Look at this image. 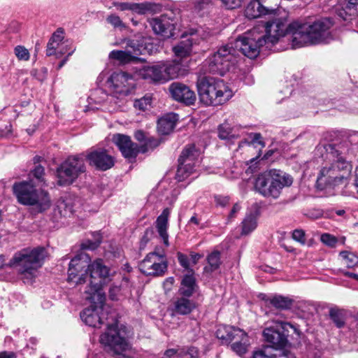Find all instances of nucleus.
Here are the masks:
<instances>
[{
    "label": "nucleus",
    "mask_w": 358,
    "mask_h": 358,
    "mask_svg": "<svg viewBox=\"0 0 358 358\" xmlns=\"http://www.w3.org/2000/svg\"><path fill=\"white\" fill-rule=\"evenodd\" d=\"M34 176L39 181H43V176L45 173L44 168L41 165L36 166L35 169L32 171Z\"/></svg>",
    "instance_id": "56"
},
{
    "label": "nucleus",
    "mask_w": 358,
    "mask_h": 358,
    "mask_svg": "<svg viewBox=\"0 0 358 358\" xmlns=\"http://www.w3.org/2000/svg\"><path fill=\"white\" fill-rule=\"evenodd\" d=\"M104 301L101 303H93L90 307L85 308L81 313L80 317L82 320L88 326L92 327H100L101 324L103 323V318L100 316L101 311L103 310V307H98L96 304L102 305Z\"/></svg>",
    "instance_id": "24"
},
{
    "label": "nucleus",
    "mask_w": 358,
    "mask_h": 358,
    "mask_svg": "<svg viewBox=\"0 0 358 358\" xmlns=\"http://www.w3.org/2000/svg\"><path fill=\"white\" fill-rule=\"evenodd\" d=\"M90 165L101 171H106L115 164V159L106 150L96 149L86 156Z\"/></svg>",
    "instance_id": "20"
},
{
    "label": "nucleus",
    "mask_w": 358,
    "mask_h": 358,
    "mask_svg": "<svg viewBox=\"0 0 358 358\" xmlns=\"http://www.w3.org/2000/svg\"><path fill=\"white\" fill-rule=\"evenodd\" d=\"M107 22L112 24L114 27H123V23L120 20V17L115 15H109L107 19Z\"/></svg>",
    "instance_id": "54"
},
{
    "label": "nucleus",
    "mask_w": 358,
    "mask_h": 358,
    "mask_svg": "<svg viewBox=\"0 0 358 358\" xmlns=\"http://www.w3.org/2000/svg\"><path fill=\"white\" fill-rule=\"evenodd\" d=\"M257 227V218L253 214L247 215L241 222V232L243 236L252 233Z\"/></svg>",
    "instance_id": "39"
},
{
    "label": "nucleus",
    "mask_w": 358,
    "mask_h": 358,
    "mask_svg": "<svg viewBox=\"0 0 358 358\" xmlns=\"http://www.w3.org/2000/svg\"><path fill=\"white\" fill-rule=\"evenodd\" d=\"M139 76L153 83H164L166 82V74L162 64L153 66H143L138 71Z\"/></svg>",
    "instance_id": "25"
},
{
    "label": "nucleus",
    "mask_w": 358,
    "mask_h": 358,
    "mask_svg": "<svg viewBox=\"0 0 358 358\" xmlns=\"http://www.w3.org/2000/svg\"><path fill=\"white\" fill-rule=\"evenodd\" d=\"M270 348L266 347L264 350H258L254 352L253 358H277L275 355H269Z\"/></svg>",
    "instance_id": "51"
},
{
    "label": "nucleus",
    "mask_w": 358,
    "mask_h": 358,
    "mask_svg": "<svg viewBox=\"0 0 358 358\" xmlns=\"http://www.w3.org/2000/svg\"><path fill=\"white\" fill-rule=\"evenodd\" d=\"M345 176L343 173H341L339 171L334 167V164H331L329 167H324L317 178V182L324 184H336L341 182Z\"/></svg>",
    "instance_id": "28"
},
{
    "label": "nucleus",
    "mask_w": 358,
    "mask_h": 358,
    "mask_svg": "<svg viewBox=\"0 0 358 358\" xmlns=\"http://www.w3.org/2000/svg\"><path fill=\"white\" fill-rule=\"evenodd\" d=\"M196 287V279L194 276V271L190 270L189 273L184 275L180 287L178 290L179 295L191 296Z\"/></svg>",
    "instance_id": "34"
},
{
    "label": "nucleus",
    "mask_w": 358,
    "mask_h": 358,
    "mask_svg": "<svg viewBox=\"0 0 358 358\" xmlns=\"http://www.w3.org/2000/svg\"><path fill=\"white\" fill-rule=\"evenodd\" d=\"M14 52L19 60L28 61L29 59V52L25 47L17 45L15 48Z\"/></svg>",
    "instance_id": "47"
},
{
    "label": "nucleus",
    "mask_w": 358,
    "mask_h": 358,
    "mask_svg": "<svg viewBox=\"0 0 358 358\" xmlns=\"http://www.w3.org/2000/svg\"><path fill=\"white\" fill-rule=\"evenodd\" d=\"M135 138L139 142H144L147 139L145 134L143 131L138 130L134 134Z\"/></svg>",
    "instance_id": "62"
},
{
    "label": "nucleus",
    "mask_w": 358,
    "mask_h": 358,
    "mask_svg": "<svg viewBox=\"0 0 358 358\" xmlns=\"http://www.w3.org/2000/svg\"><path fill=\"white\" fill-rule=\"evenodd\" d=\"M306 234L305 231L302 229H295L292 232V238L301 243V245H305L306 243Z\"/></svg>",
    "instance_id": "50"
},
{
    "label": "nucleus",
    "mask_w": 358,
    "mask_h": 358,
    "mask_svg": "<svg viewBox=\"0 0 358 358\" xmlns=\"http://www.w3.org/2000/svg\"><path fill=\"white\" fill-rule=\"evenodd\" d=\"M140 271L147 275L159 276L165 273L167 270V261L164 253L152 252L139 264Z\"/></svg>",
    "instance_id": "15"
},
{
    "label": "nucleus",
    "mask_w": 358,
    "mask_h": 358,
    "mask_svg": "<svg viewBox=\"0 0 358 358\" xmlns=\"http://www.w3.org/2000/svg\"><path fill=\"white\" fill-rule=\"evenodd\" d=\"M200 100L207 106H218L227 102L233 96L232 91L222 80L203 77L197 82Z\"/></svg>",
    "instance_id": "3"
},
{
    "label": "nucleus",
    "mask_w": 358,
    "mask_h": 358,
    "mask_svg": "<svg viewBox=\"0 0 358 358\" xmlns=\"http://www.w3.org/2000/svg\"><path fill=\"white\" fill-rule=\"evenodd\" d=\"M190 296L180 295L173 301L172 312L175 315L190 314L196 308V303L189 299Z\"/></svg>",
    "instance_id": "26"
},
{
    "label": "nucleus",
    "mask_w": 358,
    "mask_h": 358,
    "mask_svg": "<svg viewBox=\"0 0 358 358\" xmlns=\"http://www.w3.org/2000/svg\"><path fill=\"white\" fill-rule=\"evenodd\" d=\"M113 5L120 10H131L138 14H145L154 10L155 4L144 2V3H128V2H114Z\"/></svg>",
    "instance_id": "29"
},
{
    "label": "nucleus",
    "mask_w": 358,
    "mask_h": 358,
    "mask_svg": "<svg viewBox=\"0 0 358 358\" xmlns=\"http://www.w3.org/2000/svg\"><path fill=\"white\" fill-rule=\"evenodd\" d=\"M94 240H87L85 243L82 244L83 249L94 250L96 249L101 242V236L99 232L93 233Z\"/></svg>",
    "instance_id": "46"
},
{
    "label": "nucleus",
    "mask_w": 358,
    "mask_h": 358,
    "mask_svg": "<svg viewBox=\"0 0 358 358\" xmlns=\"http://www.w3.org/2000/svg\"><path fill=\"white\" fill-rule=\"evenodd\" d=\"M237 51L232 43L221 46L206 61L207 71L223 76L237 62Z\"/></svg>",
    "instance_id": "8"
},
{
    "label": "nucleus",
    "mask_w": 358,
    "mask_h": 358,
    "mask_svg": "<svg viewBox=\"0 0 358 358\" xmlns=\"http://www.w3.org/2000/svg\"><path fill=\"white\" fill-rule=\"evenodd\" d=\"M68 45L65 43H62L59 45V47L57 50H56V54H55L57 57L62 56V55L65 54L68 51Z\"/></svg>",
    "instance_id": "60"
},
{
    "label": "nucleus",
    "mask_w": 358,
    "mask_h": 358,
    "mask_svg": "<svg viewBox=\"0 0 358 358\" xmlns=\"http://www.w3.org/2000/svg\"><path fill=\"white\" fill-rule=\"evenodd\" d=\"M90 285L85 290V299L90 302L101 303L105 301V295L102 292L103 282L109 279L110 269L101 259H97L88 266Z\"/></svg>",
    "instance_id": "5"
},
{
    "label": "nucleus",
    "mask_w": 358,
    "mask_h": 358,
    "mask_svg": "<svg viewBox=\"0 0 358 358\" xmlns=\"http://www.w3.org/2000/svg\"><path fill=\"white\" fill-rule=\"evenodd\" d=\"M47 255V251L43 247L24 249L15 255L11 263L21 274L33 277L43 264Z\"/></svg>",
    "instance_id": "6"
},
{
    "label": "nucleus",
    "mask_w": 358,
    "mask_h": 358,
    "mask_svg": "<svg viewBox=\"0 0 358 358\" xmlns=\"http://www.w3.org/2000/svg\"><path fill=\"white\" fill-rule=\"evenodd\" d=\"M209 36L210 32L201 28L196 30L190 29L185 32L182 34L180 41L172 48L175 57L180 60L189 57L192 51V46L208 38Z\"/></svg>",
    "instance_id": "12"
},
{
    "label": "nucleus",
    "mask_w": 358,
    "mask_h": 358,
    "mask_svg": "<svg viewBox=\"0 0 358 358\" xmlns=\"http://www.w3.org/2000/svg\"><path fill=\"white\" fill-rule=\"evenodd\" d=\"M222 4L228 9H234L241 6L243 0H220Z\"/></svg>",
    "instance_id": "53"
},
{
    "label": "nucleus",
    "mask_w": 358,
    "mask_h": 358,
    "mask_svg": "<svg viewBox=\"0 0 358 358\" xmlns=\"http://www.w3.org/2000/svg\"><path fill=\"white\" fill-rule=\"evenodd\" d=\"M0 358H16V355L13 352L3 351L0 352Z\"/></svg>",
    "instance_id": "64"
},
{
    "label": "nucleus",
    "mask_w": 358,
    "mask_h": 358,
    "mask_svg": "<svg viewBox=\"0 0 358 358\" xmlns=\"http://www.w3.org/2000/svg\"><path fill=\"white\" fill-rule=\"evenodd\" d=\"M113 142L118 147L125 158L134 159L139 152L138 146L127 135L115 134L113 136Z\"/></svg>",
    "instance_id": "22"
},
{
    "label": "nucleus",
    "mask_w": 358,
    "mask_h": 358,
    "mask_svg": "<svg viewBox=\"0 0 358 358\" xmlns=\"http://www.w3.org/2000/svg\"><path fill=\"white\" fill-rule=\"evenodd\" d=\"M145 51V48H142V46L131 41L127 43L124 50H113L110 52L109 57L122 64L136 62L141 60L138 56L143 54Z\"/></svg>",
    "instance_id": "18"
},
{
    "label": "nucleus",
    "mask_w": 358,
    "mask_h": 358,
    "mask_svg": "<svg viewBox=\"0 0 358 358\" xmlns=\"http://www.w3.org/2000/svg\"><path fill=\"white\" fill-rule=\"evenodd\" d=\"M90 262V257L84 252L73 258L69 266L68 281L76 285L85 283L88 278Z\"/></svg>",
    "instance_id": "14"
},
{
    "label": "nucleus",
    "mask_w": 358,
    "mask_h": 358,
    "mask_svg": "<svg viewBox=\"0 0 358 358\" xmlns=\"http://www.w3.org/2000/svg\"><path fill=\"white\" fill-rule=\"evenodd\" d=\"M64 32L62 29H57L50 38L46 49V55L48 56L54 55L56 54V50L59 47V45L63 43Z\"/></svg>",
    "instance_id": "36"
},
{
    "label": "nucleus",
    "mask_w": 358,
    "mask_h": 358,
    "mask_svg": "<svg viewBox=\"0 0 358 358\" xmlns=\"http://www.w3.org/2000/svg\"><path fill=\"white\" fill-rule=\"evenodd\" d=\"M163 69L166 74V81L178 78L180 75L182 64L180 60L176 59L171 62L162 63Z\"/></svg>",
    "instance_id": "35"
},
{
    "label": "nucleus",
    "mask_w": 358,
    "mask_h": 358,
    "mask_svg": "<svg viewBox=\"0 0 358 358\" xmlns=\"http://www.w3.org/2000/svg\"><path fill=\"white\" fill-rule=\"evenodd\" d=\"M215 200L216 204L222 207L226 206L229 202V198L224 196H216Z\"/></svg>",
    "instance_id": "58"
},
{
    "label": "nucleus",
    "mask_w": 358,
    "mask_h": 358,
    "mask_svg": "<svg viewBox=\"0 0 358 358\" xmlns=\"http://www.w3.org/2000/svg\"><path fill=\"white\" fill-rule=\"evenodd\" d=\"M101 343L110 346L117 355H122L131 350L130 344L119 335L115 323L108 325L107 331L100 336Z\"/></svg>",
    "instance_id": "16"
},
{
    "label": "nucleus",
    "mask_w": 358,
    "mask_h": 358,
    "mask_svg": "<svg viewBox=\"0 0 358 358\" xmlns=\"http://www.w3.org/2000/svg\"><path fill=\"white\" fill-rule=\"evenodd\" d=\"M13 189L20 203L34 206L37 213L46 210L51 206L48 193L44 190L36 189L31 180L16 182Z\"/></svg>",
    "instance_id": "4"
},
{
    "label": "nucleus",
    "mask_w": 358,
    "mask_h": 358,
    "mask_svg": "<svg viewBox=\"0 0 358 358\" xmlns=\"http://www.w3.org/2000/svg\"><path fill=\"white\" fill-rule=\"evenodd\" d=\"M266 44V39L264 38L263 32L259 27H254L250 31L239 36L234 42V48L237 51V57L239 52L250 59L256 58L260 52V48Z\"/></svg>",
    "instance_id": "9"
},
{
    "label": "nucleus",
    "mask_w": 358,
    "mask_h": 358,
    "mask_svg": "<svg viewBox=\"0 0 358 358\" xmlns=\"http://www.w3.org/2000/svg\"><path fill=\"white\" fill-rule=\"evenodd\" d=\"M200 152L193 144L187 145L178 158L176 178L182 181L192 174L198 161Z\"/></svg>",
    "instance_id": "13"
},
{
    "label": "nucleus",
    "mask_w": 358,
    "mask_h": 358,
    "mask_svg": "<svg viewBox=\"0 0 358 358\" xmlns=\"http://www.w3.org/2000/svg\"><path fill=\"white\" fill-rule=\"evenodd\" d=\"M131 78L129 73L121 71L113 73L108 81L117 93H124L128 91L129 80Z\"/></svg>",
    "instance_id": "30"
},
{
    "label": "nucleus",
    "mask_w": 358,
    "mask_h": 358,
    "mask_svg": "<svg viewBox=\"0 0 358 358\" xmlns=\"http://www.w3.org/2000/svg\"><path fill=\"white\" fill-rule=\"evenodd\" d=\"M218 136L223 140L231 139L236 137L233 132V129L228 122H224L218 127Z\"/></svg>",
    "instance_id": "41"
},
{
    "label": "nucleus",
    "mask_w": 358,
    "mask_h": 358,
    "mask_svg": "<svg viewBox=\"0 0 358 358\" xmlns=\"http://www.w3.org/2000/svg\"><path fill=\"white\" fill-rule=\"evenodd\" d=\"M275 324V328L266 327L263 331V335L265 341L271 345V348L280 349L287 343V335L285 334V331H287L288 327L294 329V331L296 329L289 322H277Z\"/></svg>",
    "instance_id": "17"
},
{
    "label": "nucleus",
    "mask_w": 358,
    "mask_h": 358,
    "mask_svg": "<svg viewBox=\"0 0 358 358\" xmlns=\"http://www.w3.org/2000/svg\"><path fill=\"white\" fill-rule=\"evenodd\" d=\"M152 236H153V231L152 229H147L145 231L144 234L141 237L140 243H139L140 250H143L145 248L148 243L150 241Z\"/></svg>",
    "instance_id": "48"
},
{
    "label": "nucleus",
    "mask_w": 358,
    "mask_h": 358,
    "mask_svg": "<svg viewBox=\"0 0 358 358\" xmlns=\"http://www.w3.org/2000/svg\"><path fill=\"white\" fill-rule=\"evenodd\" d=\"M170 215V209L166 208L162 211V214L157 218L156 228L160 236L163 239L164 243L169 245V235L167 233L168 220Z\"/></svg>",
    "instance_id": "32"
},
{
    "label": "nucleus",
    "mask_w": 358,
    "mask_h": 358,
    "mask_svg": "<svg viewBox=\"0 0 358 358\" xmlns=\"http://www.w3.org/2000/svg\"><path fill=\"white\" fill-rule=\"evenodd\" d=\"M216 336L222 341V344H230L231 350L239 356L248 352L250 344L248 334L234 326L220 325L216 331Z\"/></svg>",
    "instance_id": "7"
},
{
    "label": "nucleus",
    "mask_w": 358,
    "mask_h": 358,
    "mask_svg": "<svg viewBox=\"0 0 358 358\" xmlns=\"http://www.w3.org/2000/svg\"><path fill=\"white\" fill-rule=\"evenodd\" d=\"M179 349H168L165 351L162 358H178Z\"/></svg>",
    "instance_id": "59"
},
{
    "label": "nucleus",
    "mask_w": 358,
    "mask_h": 358,
    "mask_svg": "<svg viewBox=\"0 0 358 358\" xmlns=\"http://www.w3.org/2000/svg\"><path fill=\"white\" fill-rule=\"evenodd\" d=\"M177 256L180 266H182L185 270L188 271V273H189V271L192 269L189 267V261L187 256L181 252H178Z\"/></svg>",
    "instance_id": "52"
},
{
    "label": "nucleus",
    "mask_w": 358,
    "mask_h": 358,
    "mask_svg": "<svg viewBox=\"0 0 358 358\" xmlns=\"http://www.w3.org/2000/svg\"><path fill=\"white\" fill-rule=\"evenodd\" d=\"M274 9H269L264 6L259 0H252L247 6L245 13L248 18H257L264 15H270Z\"/></svg>",
    "instance_id": "31"
},
{
    "label": "nucleus",
    "mask_w": 358,
    "mask_h": 358,
    "mask_svg": "<svg viewBox=\"0 0 358 358\" xmlns=\"http://www.w3.org/2000/svg\"><path fill=\"white\" fill-rule=\"evenodd\" d=\"M293 182L292 177L280 170H270L259 174L255 182V190L264 197L278 199L284 187Z\"/></svg>",
    "instance_id": "2"
},
{
    "label": "nucleus",
    "mask_w": 358,
    "mask_h": 358,
    "mask_svg": "<svg viewBox=\"0 0 358 358\" xmlns=\"http://www.w3.org/2000/svg\"><path fill=\"white\" fill-rule=\"evenodd\" d=\"M160 144V141L152 137L147 138L143 145L138 147L139 152L145 153L153 150Z\"/></svg>",
    "instance_id": "45"
},
{
    "label": "nucleus",
    "mask_w": 358,
    "mask_h": 358,
    "mask_svg": "<svg viewBox=\"0 0 358 358\" xmlns=\"http://www.w3.org/2000/svg\"><path fill=\"white\" fill-rule=\"evenodd\" d=\"M152 97L148 95L137 99L134 101V106L136 108L141 111H145L148 110L151 106Z\"/></svg>",
    "instance_id": "44"
},
{
    "label": "nucleus",
    "mask_w": 358,
    "mask_h": 358,
    "mask_svg": "<svg viewBox=\"0 0 358 358\" xmlns=\"http://www.w3.org/2000/svg\"><path fill=\"white\" fill-rule=\"evenodd\" d=\"M178 120V115L175 113H169L159 119L157 129L162 134H168L174 129Z\"/></svg>",
    "instance_id": "33"
},
{
    "label": "nucleus",
    "mask_w": 358,
    "mask_h": 358,
    "mask_svg": "<svg viewBox=\"0 0 358 358\" xmlns=\"http://www.w3.org/2000/svg\"><path fill=\"white\" fill-rule=\"evenodd\" d=\"M329 317L337 327L341 328L344 326L345 319L342 310L331 308L329 310Z\"/></svg>",
    "instance_id": "43"
},
{
    "label": "nucleus",
    "mask_w": 358,
    "mask_h": 358,
    "mask_svg": "<svg viewBox=\"0 0 358 358\" xmlns=\"http://www.w3.org/2000/svg\"><path fill=\"white\" fill-rule=\"evenodd\" d=\"M324 148L327 155L334 158V167L336 168L341 173H347L350 171L351 166L347 160L345 155L348 153V150L344 145L327 144Z\"/></svg>",
    "instance_id": "19"
},
{
    "label": "nucleus",
    "mask_w": 358,
    "mask_h": 358,
    "mask_svg": "<svg viewBox=\"0 0 358 358\" xmlns=\"http://www.w3.org/2000/svg\"><path fill=\"white\" fill-rule=\"evenodd\" d=\"M332 26L333 22L329 18H322L313 24L299 21L290 23V41L292 48L329 43L333 39L330 31Z\"/></svg>",
    "instance_id": "1"
},
{
    "label": "nucleus",
    "mask_w": 358,
    "mask_h": 358,
    "mask_svg": "<svg viewBox=\"0 0 358 358\" xmlns=\"http://www.w3.org/2000/svg\"><path fill=\"white\" fill-rule=\"evenodd\" d=\"M320 240L324 244L332 248L335 247L336 244L337 243L336 238L329 234H322L321 236Z\"/></svg>",
    "instance_id": "49"
},
{
    "label": "nucleus",
    "mask_w": 358,
    "mask_h": 358,
    "mask_svg": "<svg viewBox=\"0 0 358 358\" xmlns=\"http://www.w3.org/2000/svg\"><path fill=\"white\" fill-rule=\"evenodd\" d=\"M279 11L274 9V12L269 15L271 19L268 21L256 27H259V31L263 32L264 38L266 39L267 45L276 43L286 33L292 34L289 24H287L286 17H280Z\"/></svg>",
    "instance_id": "10"
},
{
    "label": "nucleus",
    "mask_w": 358,
    "mask_h": 358,
    "mask_svg": "<svg viewBox=\"0 0 358 358\" xmlns=\"http://www.w3.org/2000/svg\"><path fill=\"white\" fill-rule=\"evenodd\" d=\"M259 297L264 301L266 307H273L280 310L290 309L294 303V300L290 297L282 295L268 296L261 294Z\"/></svg>",
    "instance_id": "27"
},
{
    "label": "nucleus",
    "mask_w": 358,
    "mask_h": 358,
    "mask_svg": "<svg viewBox=\"0 0 358 358\" xmlns=\"http://www.w3.org/2000/svg\"><path fill=\"white\" fill-rule=\"evenodd\" d=\"M150 23L155 34L161 35L164 38H169L173 36L175 27L173 20L168 17L166 15L153 18Z\"/></svg>",
    "instance_id": "23"
},
{
    "label": "nucleus",
    "mask_w": 358,
    "mask_h": 358,
    "mask_svg": "<svg viewBox=\"0 0 358 358\" xmlns=\"http://www.w3.org/2000/svg\"><path fill=\"white\" fill-rule=\"evenodd\" d=\"M85 171V163L82 158L69 157L57 169V183L60 186L69 185Z\"/></svg>",
    "instance_id": "11"
},
{
    "label": "nucleus",
    "mask_w": 358,
    "mask_h": 358,
    "mask_svg": "<svg viewBox=\"0 0 358 358\" xmlns=\"http://www.w3.org/2000/svg\"><path fill=\"white\" fill-rule=\"evenodd\" d=\"M208 265L203 268L204 273H211L219 268L221 264V253L218 250H214L206 258Z\"/></svg>",
    "instance_id": "37"
},
{
    "label": "nucleus",
    "mask_w": 358,
    "mask_h": 358,
    "mask_svg": "<svg viewBox=\"0 0 358 358\" xmlns=\"http://www.w3.org/2000/svg\"><path fill=\"white\" fill-rule=\"evenodd\" d=\"M243 143H245L249 146H250L251 145H255L256 143L260 145L262 148L265 146V143L262 141V136L259 133L253 134V137L251 142L244 141L243 142Z\"/></svg>",
    "instance_id": "55"
},
{
    "label": "nucleus",
    "mask_w": 358,
    "mask_h": 358,
    "mask_svg": "<svg viewBox=\"0 0 358 358\" xmlns=\"http://www.w3.org/2000/svg\"><path fill=\"white\" fill-rule=\"evenodd\" d=\"M340 256L348 268H354L358 264V257L352 252L342 251L340 252Z\"/></svg>",
    "instance_id": "40"
},
{
    "label": "nucleus",
    "mask_w": 358,
    "mask_h": 358,
    "mask_svg": "<svg viewBox=\"0 0 358 358\" xmlns=\"http://www.w3.org/2000/svg\"><path fill=\"white\" fill-rule=\"evenodd\" d=\"M120 292V287L117 285H112L109 289V297L111 300L115 301L118 299Z\"/></svg>",
    "instance_id": "57"
},
{
    "label": "nucleus",
    "mask_w": 358,
    "mask_h": 358,
    "mask_svg": "<svg viewBox=\"0 0 358 358\" xmlns=\"http://www.w3.org/2000/svg\"><path fill=\"white\" fill-rule=\"evenodd\" d=\"M199 354L196 347H183L179 348L178 358H199Z\"/></svg>",
    "instance_id": "42"
},
{
    "label": "nucleus",
    "mask_w": 358,
    "mask_h": 358,
    "mask_svg": "<svg viewBox=\"0 0 358 358\" xmlns=\"http://www.w3.org/2000/svg\"><path fill=\"white\" fill-rule=\"evenodd\" d=\"M76 206V201L71 197H66L58 201L57 208L62 216L67 217L73 213Z\"/></svg>",
    "instance_id": "38"
},
{
    "label": "nucleus",
    "mask_w": 358,
    "mask_h": 358,
    "mask_svg": "<svg viewBox=\"0 0 358 358\" xmlns=\"http://www.w3.org/2000/svg\"><path fill=\"white\" fill-rule=\"evenodd\" d=\"M169 92L174 100L187 106L194 104L196 99L194 92L181 83H172L169 87Z\"/></svg>",
    "instance_id": "21"
},
{
    "label": "nucleus",
    "mask_w": 358,
    "mask_h": 358,
    "mask_svg": "<svg viewBox=\"0 0 358 358\" xmlns=\"http://www.w3.org/2000/svg\"><path fill=\"white\" fill-rule=\"evenodd\" d=\"M225 175L228 178L234 179L239 176V172L237 171V169H235L234 170L226 171Z\"/></svg>",
    "instance_id": "63"
},
{
    "label": "nucleus",
    "mask_w": 358,
    "mask_h": 358,
    "mask_svg": "<svg viewBox=\"0 0 358 358\" xmlns=\"http://www.w3.org/2000/svg\"><path fill=\"white\" fill-rule=\"evenodd\" d=\"M45 73H46V70H45V71L42 70L41 72H39L37 70H33L31 73L32 76H34L36 79L42 81L45 78Z\"/></svg>",
    "instance_id": "61"
}]
</instances>
